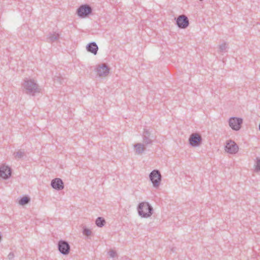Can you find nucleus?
Masks as SVG:
<instances>
[{
  "instance_id": "nucleus-7",
  "label": "nucleus",
  "mask_w": 260,
  "mask_h": 260,
  "mask_svg": "<svg viewBox=\"0 0 260 260\" xmlns=\"http://www.w3.org/2000/svg\"><path fill=\"white\" fill-rule=\"evenodd\" d=\"M188 141L191 146L199 147L202 144V138L199 134L193 133L190 135Z\"/></svg>"
},
{
  "instance_id": "nucleus-5",
  "label": "nucleus",
  "mask_w": 260,
  "mask_h": 260,
  "mask_svg": "<svg viewBox=\"0 0 260 260\" xmlns=\"http://www.w3.org/2000/svg\"><path fill=\"white\" fill-rule=\"evenodd\" d=\"M155 137L151 135L149 130L146 128L144 129L142 134L143 143L144 144L147 146L152 145L153 140H155Z\"/></svg>"
},
{
  "instance_id": "nucleus-24",
  "label": "nucleus",
  "mask_w": 260,
  "mask_h": 260,
  "mask_svg": "<svg viewBox=\"0 0 260 260\" xmlns=\"http://www.w3.org/2000/svg\"><path fill=\"white\" fill-rule=\"evenodd\" d=\"M109 254L110 257L113 258L115 257L117 255L116 251L112 249L110 250L109 251Z\"/></svg>"
},
{
  "instance_id": "nucleus-28",
  "label": "nucleus",
  "mask_w": 260,
  "mask_h": 260,
  "mask_svg": "<svg viewBox=\"0 0 260 260\" xmlns=\"http://www.w3.org/2000/svg\"><path fill=\"white\" fill-rule=\"evenodd\" d=\"M200 1H202L203 0H199Z\"/></svg>"
},
{
  "instance_id": "nucleus-9",
  "label": "nucleus",
  "mask_w": 260,
  "mask_h": 260,
  "mask_svg": "<svg viewBox=\"0 0 260 260\" xmlns=\"http://www.w3.org/2000/svg\"><path fill=\"white\" fill-rule=\"evenodd\" d=\"M176 24L180 28L185 29L187 28L189 24V20L185 15H179L177 18H175Z\"/></svg>"
},
{
  "instance_id": "nucleus-20",
  "label": "nucleus",
  "mask_w": 260,
  "mask_h": 260,
  "mask_svg": "<svg viewBox=\"0 0 260 260\" xmlns=\"http://www.w3.org/2000/svg\"><path fill=\"white\" fill-rule=\"evenodd\" d=\"M54 80L55 82L59 83L60 84H63L65 82V79L60 75L55 76Z\"/></svg>"
},
{
  "instance_id": "nucleus-12",
  "label": "nucleus",
  "mask_w": 260,
  "mask_h": 260,
  "mask_svg": "<svg viewBox=\"0 0 260 260\" xmlns=\"http://www.w3.org/2000/svg\"><path fill=\"white\" fill-rule=\"evenodd\" d=\"M51 187L57 190H61L64 188V183L59 178H56L52 180L51 182Z\"/></svg>"
},
{
  "instance_id": "nucleus-19",
  "label": "nucleus",
  "mask_w": 260,
  "mask_h": 260,
  "mask_svg": "<svg viewBox=\"0 0 260 260\" xmlns=\"http://www.w3.org/2000/svg\"><path fill=\"white\" fill-rule=\"evenodd\" d=\"M30 201V199L28 196H24L20 199L19 200V204L20 205H25L29 203Z\"/></svg>"
},
{
  "instance_id": "nucleus-21",
  "label": "nucleus",
  "mask_w": 260,
  "mask_h": 260,
  "mask_svg": "<svg viewBox=\"0 0 260 260\" xmlns=\"http://www.w3.org/2000/svg\"><path fill=\"white\" fill-rule=\"evenodd\" d=\"M83 234L84 235L90 236L91 234V231L89 229L83 227Z\"/></svg>"
},
{
  "instance_id": "nucleus-26",
  "label": "nucleus",
  "mask_w": 260,
  "mask_h": 260,
  "mask_svg": "<svg viewBox=\"0 0 260 260\" xmlns=\"http://www.w3.org/2000/svg\"><path fill=\"white\" fill-rule=\"evenodd\" d=\"M171 251L174 252L175 251L174 248H172Z\"/></svg>"
},
{
  "instance_id": "nucleus-15",
  "label": "nucleus",
  "mask_w": 260,
  "mask_h": 260,
  "mask_svg": "<svg viewBox=\"0 0 260 260\" xmlns=\"http://www.w3.org/2000/svg\"><path fill=\"white\" fill-rule=\"evenodd\" d=\"M146 146L143 143H137L134 145L136 153L138 154H141L146 149Z\"/></svg>"
},
{
  "instance_id": "nucleus-8",
  "label": "nucleus",
  "mask_w": 260,
  "mask_h": 260,
  "mask_svg": "<svg viewBox=\"0 0 260 260\" xmlns=\"http://www.w3.org/2000/svg\"><path fill=\"white\" fill-rule=\"evenodd\" d=\"M239 147L238 145L233 140H228L225 146V150L230 154H236L238 152Z\"/></svg>"
},
{
  "instance_id": "nucleus-6",
  "label": "nucleus",
  "mask_w": 260,
  "mask_h": 260,
  "mask_svg": "<svg viewBox=\"0 0 260 260\" xmlns=\"http://www.w3.org/2000/svg\"><path fill=\"white\" fill-rule=\"evenodd\" d=\"M57 247L58 251L63 255H68L70 251V245L69 243L65 240H59L58 242Z\"/></svg>"
},
{
  "instance_id": "nucleus-23",
  "label": "nucleus",
  "mask_w": 260,
  "mask_h": 260,
  "mask_svg": "<svg viewBox=\"0 0 260 260\" xmlns=\"http://www.w3.org/2000/svg\"><path fill=\"white\" fill-rule=\"evenodd\" d=\"M255 171L256 172L260 171V159L257 158L256 161V165L255 166Z\"/></svg>"
},
{
  "instance_id": "nucleus-13",
  "label": "nucleus",
  "mask_w": 260,
  "mask_h": 260,
  "mask_svg": "<svg viewBox=\"0 0 260 260\" xmlns=\"http://www.w3.org/2000/svg\"><path fill=\"white\" fill-rule=\"evenodd\" d=\"M109 71L110 68L109 67L104 63H103L101 65H99V67L96 69L98 75L100 77L107 76L109 74Z\"/></svg>"
},
{
  "instance_id": "nucleus-2",
  "label": "nucleus",
  "mask_w": 260,
  "mask_h": 260,
  "mask_svg": "<svg viewBox=\"0 0 260 260\" xmlns=\"http://www.w3.org/2000/svg\"><path fill=\"white\" fill-rule=\"evenodd\" d=\"M137 211L139 215L141 217L148 218L152 215L153 209L149 203L142 202L138 204Z\"/></svg>"
},
{
  "instance_id": "nucleus-27",
  "label": "nucleus",
  "mask_w": 260,
  "mask_h": 260,
  "mask_svg": "<svg viewBox=\"0 0 260 260\" xmlns=\"http://www.w3.org/2000/svg\"><path fill=\"white\" fill-rule=\"evenodd\" d=\"M258 129H259V130L260 131V123L259 124Z\"/></svg>"
},
{
  "instance_id": "nucleus-17",
  "label": "nucleus",
  "mask_w": 260,
  "mask_h": 260,
  "mask_svg": "<svg viewBox=\"0 0 260 260\" xmlns=\"http://www.w3.org/2000/svg\"><path fill=\"white\" fill-rule=\"evenodd\" d=\"M105 223V219L102 217H98L95 220V224L99 228L104 226Z\"/></svg>"
},
{
  "instance_id": "nucleus-22",
  "label": "nucleus",
  "mask_w": 260,
  "mask_h": 260,
  "mask_svg": "<svg viewBox=\"0 0 260 260\" xmlns=\"http://www.w3.org/2000/svg\"><path fill=\"white\" fill-rule=\"evenodd\" d=\"M227 45L225 43H223L219 46V50L221 52L225 51Z\"/></svg>"
},
{
  "instance_id": "nucleus-1",
  "label": "nucleus",
  "mask_w": 260,
  "mask_h": 260,
  "mask_svg": "<svg viewBox=\"0 0 260 260\" xmlns=\"http://www.w3.org/2000/svg\"><path fill=\"white\" fill-rule=\"evenodd\" d=\"M23 87L25 93L30 95H35L36 93L40 92L39 85L33 79H26L24 80Z\"/></svg>"
},
{
  "instance_id": "nucleus-3",
  "label": "nucleus",
  "mask_w": 260,
  "mask_h": 260,
  "mask_svg": "<svg viewBox=\"0 0 260 260\" xmlns=\"http://www.w3.org/2000/svg\"><path fill=\"white\" fill-rule=\"evenodd\" d=\"M161 175L159 170H154L149 174V179L154 188H157L161 181Z\"/></svg>"
},
{
  "instance_id": "nucleus-16",
  "label": "nucleus",
  "mask_w": 260,
  "mask_h": 260,
  "mask_svg": "<svg viewBox=\"0 0 260 260\" xmlns=\"http://www.w3.org/2000/svg\"><path fill=\"white\" fill-rule=\"evenodd\" d=\"M14 158L17 159H20L25 156V152L24 150L20 149L17 152H14Z\"/></svg>"
},
{
  "instance_id": "nucleus-18",
  "label": "nucleus",
  "mask_w": 260,
  "mask_h": 260,
  "mask_svg": "<svg viewBox=\"0 0 260 260\" xmlns=\"http://www.w3.org/2000/svg\"><path fill=\"white\" fill-rule=\"evenodd\" d=\"M59 38V35L58 34L54 33V34H50L49 37H48V42H54L56 40H58Z\"/></svg>"
},
{
  "instance_id": "nucleus-10",
  "label": "nucleus",
  "mask_w": 260,
  "mask_h": 260,
  "mask_svg": "<svg viewBox=\"0 0 260 260\" xmlns=\"http://www.w3.org/2000/svg\"><path fill=\"white\" fill-rule=\"evenodd\" d=\"M243 123V119L241 118L231 117L229 119V123L230 126L235 131H238L241 127Z\"/></svg>"
},
{
  "instance_id": "nucleus-4",
  "label": "nucleus",
  "mask_w": 260,
  "mask_h": 260,
  "mask_svg": "<svg viewBox=\"0 0 260 260\" xmlns=\"http://www.w3.org/2000/svg\"><path fill=\"white\" fill-rule=\"evenodd\" d=\"M92 9L87 4L81 5L77 10V14L80 18H86L92 13Z\"/></svg>"
},
{
  "instance_id": "nucleus-14",
  "label": "nucleus",
  "mask_w": 260,
  "mask_h": 260,
  "mask_svg": "<svg viewBox=\"0 0 260 260\" xmlns=\"http://www.w3.org/2000/svg\"><path fill=\"white\" fill-rule=\"evenodd\" d=\"M86 50L88 52L96 55L98 53L99 47L94 42H92L88 44L86 46Z\"/></svg>"
},
{
  "instance_id": "nucleus-11",
  "label": "nucleus",
  "mask_w": 260,
  "mask_h": 260,
  "mask_svg": "<svg viewBox=\"0 0 260 260\" xmlns=\"http://www.w3.org/2000/svg\"><path fill=\"white\" fill-rule=\"evenodd\" d=\"M12 175V169L6 165L0 166V177L4 179H8L10 178Z\"/></svg>"
},
{
  "instance_id": "nucleus-25",
  "label": "nucleus",
  "mask_w": 260,
  "mask_h": 260,
  "mask_svg": "<svg viewBox=\"0 0 260 260\" xmlns=\"http://www.w3.org/2000/svg\"><path fill=\"white\" fill-rule=\"evenodd\" d=\"M14 257V254L13 252H10L8 255V258L10 260H11Z\"/></svg>"
}]
</instances>
